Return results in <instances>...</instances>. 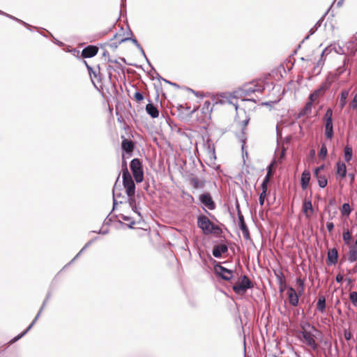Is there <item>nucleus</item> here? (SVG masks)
I'll return each instance as SVG.
<instances>
[{
    "instance_id": "5fc2aeb1",
    "label": "nucleus",
    "mask_w": 357,
    "mask_h": 357,
    "mask_svg": "<svg viewBox=\"0 0 357 357\" xmlns=\"http://www.w3.org/2000/svg\"><path fill=\"white\" fill-rule=\"evenodd\" d=\"M270 179H268V176H265L264 178V180L262 183H261L260 188L261 189V191L264 190V192H267L268 190V183H269Z\"/></svg>"
},
{
    "instance_id": "dca6fc26",
    "label": "nucleus",
    "mask_w": 357,
    "mask_h": 357,
    "mask_svg": "<svg viewBox=\"0 0 357 357\" xmlns=\"http://www.w3.org/2000/svg\"><path fill=\"white\" fill-rule=\"evenodd\" d=\"M228 251V245L226 243L215 245L212 250V255L215 258H220L222 255Z\"/></svg>"
},
{
    "instance_id": "e433bc0d",
    "label": "nucleus",
    "mask_w": 357,
    "mask_h": 357,
    "mask_svg": "<svg viewBox=\"0 0 357 357\" xmlns=\"http://www.w3.org/2000/svg\"><path fill=\"white\" fill-rule=\"evenodd\" d=\"M6 17L23 24L27 29H29L31 31H33V29H37L36 27H33L31 25H30L29 24L25 22L22 21V20L18 19V18L15 17V16H13L10 14L7 13Z\"/></svg>"
},
{
    "instance_id": "9d476101",
    "label": "nucleus",
    "mask_w": 357,
    "mask_h": 357,
    "mask_svg": "<svg viewBox=\"0 0 357 357\" xmlns=\"http://www.w3.org/2000/svg\"><path fill=\"white\" fill-rule=\"evenodd\" d=\"M122 139L121 146L123 151V158L125 157V155H128V157H130L132 155L135 143L131 139L125 138L124 136H122Z\"/></svg>"
},
{
    "instance_id": "72a5a7b5",
    "label": "nucleus",
    "mask_w": 357,
    "mask_h": 357,
    "mask_svg": "<svg viewBox=\"0 0 357 357\" xmlns=\"http://www.w3.org/2000/svg\"><path fill=\"white\" fill-rule=\"evenodd\" d=\"M353 149L349 145H346L344 148V158L345 162H349L352 160Z\"/></svg>"
},
{
    "instance_id": "8fccbe9b",
    "label": "nucleus",
    "mask_w": 357,
    "mask_h": 357,
    "mask_svg": "<svg viewBox=\"0 0 357 357\" xmlns=\"http://www.w3.org/2000/svg\"><path fill=\"white\" fill-rule=\"evenodd\" d=\"M89 246H86V243L84 245V246L80 250V251L75 256V257L69 261L66 266H63V268L61 269L63 270L67 266H70L72 263H73L80 255L81 254L85 251Z\"/></svg>"
},
{
    "instance_id": "774afa93",
    "label": "nucleus",
    "mask_w": 357,
    "mask_h": 357,
    "mask_svg": "<svg viewBox=\"0 0 357 357\" xmlns=\"http://www.w3.org/2000/svg\"><path fill=\"white\" fill-rule=\"evenodd\" d=\"M129 41L132 42L137 49L139 47L141 48L142 45L139 43L138 40L135 36L129 37Z\"/></svg>"
},
{
    "instance_id": "ea45409f",
    "label": "nucleus",
    "mask_w": 357,
    "mask_h": 357,
    "mask_svg": "<svg viewBox=\"0 0 357 357\" xmlns=\"http://www.w3.org/2000/svg\"><path fill=\"white\" fill-rule=\"evenodd\" d=\"M213 111V107L209 100H206L202 107V113L206 115L207 114H211Z\"/></svg>"
},
{
    "instance_id": "3c124183",
    "label": "nucleus",
    "mask_w": 357,
    "mask_h": 357,
    "mask_svg": "<svg viewBox=\"0 0 357 357\" xmlns=\"http://www.w3.org/2000/svg\"><path fill=\"white\" fill-rule=\"evenodd\" d=\"M113 211H114L112 210L110 211V213H109V215L105 219L104 224H105L106 225H109L111 224V222L113 221L114 218H118V215H116V214L112 215Z\"/></svg>"
},
{
    "instance_id": "69168bd1",
    "label": "nucleus",
    "mask_w": 357,
    "mask_h": 357,
    "mask_svg": "<svg viewBox=\"0 0 357 357\" xmlns=\"http://www.w3.org/2000/svg\"><path fill=\"white\" fill-rule=\"evenodd\" d=\"M125 13L126 15V0H121V9H120V15Z\"/></svg>"
},
{
    "instance_id": "de8ad7c7",
    "label": "nucleus",
    "mask_w": 357,
    "mask_h": 357,
    "mask_svg": "<svg viewBox=\"0 0 357 357\" xmlns=\"http://www.w3.org/2000/svg\"><path fill=\"white\" fill-rule=\"evenodd\" d=\"M328 154V150L326 144H323L318 153V156L320 160H324L326 159Z\"/></svg>"
},
{
    "instance_id": "4d7b16f0",
    "label": "nucleus",
    "mask_w": 357,
    "mask_h": 357,
    "mask_svg": "<svg viewBox=\"0 0 357 357\" xmlns=\"http://www.w3.org/2000/svg\"><path fill=\"white\" fill-rule=\"evenodd\" d=\"M349 107L354 110L357 109V93L354 95L349 103Z\"/></svg>"
},
{
    "instance_id": "a19ab883",
    "label": "nucleus",
    "mask_w": 357,
    "mask_h": 357,
    "mask_svg": "<svg viewBox=\"0 0 357 357\" xmlns=\"http://www.w3.org/2000/svg\"><path fill=\"white\" fill-rule=\"evenodd\" d=\"M349 59L347 57H345L343 61V64L337 68L336 70L334 71L338 77H340L345 71H347L345 65L347 63Z\"/></svg>"
},
{
    "instance_id": "f257e3e1",
    "label": "nucleus",
    "mask_w": 357,
    "mask_h": 357,
    "mask_svg": "<svg viewBox=\"0 0 357 357\" xmlns=\"http://www.w3.org/2000/svg\"><path fill=\"white\" fill-rule=\"evenodd\" d=\"M197 224L204 235L215 234L220 235L222 233V229L212 222L204 214H200L197 217Z\"/></svg>"
},
{
    "instance_id": "6e6d98bb",
    "label": "nucleus",
    "mask_w": 357,
    "mask_h": 357,
    "mask_svg": "<svg viewBox=\"0 0 357 357\" xmlns=\"http://www.w3.org/2000/svg\"><path fill=\"white\" fill-rule=\"evenodd\" d=\"M267 195V192H264V190L261 191L259 196V204L260 206H263L264 204V202Z\"/></svg>"
},
{
    "instance_id": "6ab92c4d",
    "label": "nucleus",
    "mask_w": 357,
    "mask_h": 357,
    "mask_svg": "<svg viewBox=\"0 0 357 357\" xmlns=\"http://www.w3.org/2000/svg\"><path fill=\"white\" fill-rule=\"evenodd\" d=\"M149 103L146 105V113L152 118L156 119L159 116V110L150 98H148Z\"/></svg>"
},
{
    "instance_id": "864d4df0",
    "label": "nucleus",
    "mask_w": 357,
    "mask_h": 357,
    "mask_svg": "<svg viewBox=\"0 0 357 357\" xmlns=\"http://www.w3.org/2000/svg\"><path fill=\"white\" fill-rule=\"evenodd\" d=\"M114 71L119 73V75L121 73L123 74V78L126 80V76H125V67L122 66L120 63H118L116 67H114Z\"/></svg>"
},
{
    "instance_id": "c9c22d12",
    "label": "nucleus",
    "mask_w": 357,
    "mask_h": 357,
    "mask_svg": "<svg viewBox=\"0 0 357 357\" xmlns=\"http://www.w3.org/2000/svg\"><path fill=\"white\" fill-rule=\"evenodd\" d=\"M348 260L353 263L357 261V248L354 246L349 248Z\"/></svg>"
},
{
    "instance_id": "0eeeda50",
    "label": "nucleus",
    "mask_w": 357,
    "mask_h": 357,
    "mask_svg": "<svg viewBox=\"0 0 357 357\" xmlns=\"http://www.w3.org/2000/svg\"><path fill=\"white\" fill-rule=\"evenodd\" d=\"M312 330L301 331L299 333L302 335L303 342L313 351H317L319 348L318 344L315 342V334Z\"/></svg>"
},
{
    "instance_id": "c756f323",
    "label": "nucleus",
    "mask_w": 357,
    "mask_h": 357,
    "mask_svg": "<svg viewBox=\"0 0 357 357\" xmlns=\"http://www.w3.org/2000/svg\"><path fill=\"white\" fill-rule=\"evenodd\" d=\"M317 310L320 312L321 313H324L326 308V297L323 295H319L317 305H316Z\"/></svg>"
},
{
    "instance_id": "6e6552de",
    "label": "nucleus",
    "mask_w": 357,
    "mask_h": 357,
    "mask_svg": "<svg viewBox=\"0 0 357 357\" xmlns=\"http://www.w3.org/2000/svg\"><path fill=\"white\" fill-rule=\"evenodd\" d=\"M123 185L126 190V192L128 197L135 195L136 186L135 181L132 180L130 174H127L124 172L122 175Z\"/></svg>"
},
{
    "instance_id": "1a4fd4ad",
    "label": "nucleus",
    "mask_w": 357,
    "mask_h": 357,
    "mask_svg": "<svg viewBox=\"0 0 357 357\" xmlns=\"http://www.w3.org/2000/svg\"><path fill=\"white\" fill-rule=\"evenodd\" d=\"M119 177H120V173L119 174V175L117 176L116 181V182L114 185L113 189H112V195H113L112 211H114L116 208V206L119 204H123V201L118 202L116 199L120 198V197L125 198V197L122 195L121 192L122 190L121 185L117 184Z\"/></svg>"
},
{
    "instance_id": "13d9d810",
    "label": "nucleus",
    "mask_w": 357,
    "mask_h": 357,
    "mask_svg": "<svg viewBox=\"0 0 357 357\" xmlns=\"http://www.w3.org/2000/svg\"><path fill=\"white\" fill-rule=\"evenodd\" d=\"M344 337L347 341H349L353 337V335L350 331L349 328L344 329Z\"/></svg>"
},
{
    "instance_id": "e2e57ef3",
    "label": "nucleus",
    "mask_w": 357,
    "mask_h": 357,
    "mask_svg": "<svg viewBox=\"0 0 357 357\" xmlns=\"http://www.w3.org/2000/svg\"><path fill=\"white\" fill-rule=\"evenodd\" d=\"M296 283L298 286V288L303 289L305 288V282L303 279H301V278H297L296 279Z\"/></svg>"
},
{
    "instance_id": "ddd939ff",
    "label": "nucleus",
    "mask_w": 357,
    "mask_h": 357,
    "mask_svg": "<svg viewBox=\"0 0 357 357\" xmlns=\"http://www.w3.org/2000/svg\"><path fill=\"white\" fill-rule=\"evenodd\" d=\"M99 48L94 45H89L84 47L81 52L82 59H89L95 56L98 52Z\"/></svg>"
},
{
    "instance_id": "a18cd8bd",
    "label": "nucleus",
    "mask_w": 357,
    "mask_h": 357,
    "mask_svg": "<svg viewBox=\"0 0 357 357\" xmlns=\"http://www.w3.org/2000/svg\"><path fill=\"white\" fill-rule=\"evenodd\" d=\"M51 294H51V291H50L47 292V295H46V297H45V300H44V301H43V304H42V305H41V307H40V310H39L38 312L37 313V314H36V317L34 318V319H36V321H37V320L38 319V318L40 317V314H41V313H42L43 310H44V308H45V305H46V304H47V301H48V300L51 298Z\"/></svg>"
},
{
    "instance_id": "f03ea898",
    "label": "nucleus",
    "mask_w": 357,
    "mask_h": 357,
    "mask_svg": "<svg viewBox=\"0 0 357 357\" xmlns=\"http://www.w3.org/2000/svg\"><path fill=\"white\" fill-rule=\"evenodd\" d=\"M210 261L213 265V273L218 281L231 282L234 271L222 266V262L210 257Z\"/></svg>"
},
{
    "instance_id": "473e14b6",
    "label": "nucleus",
    "mask_w": 357,
    "mask_h": 357,
    "mask_svg": "<svg viewBox=\"0 0 357 357\" xmlns=\"http://www.w3.org/2000/svg\"><path fill=\"white\" fill-rule=\"evenodd\" d=\"M300 327L302 329L301 331H305V330H307V328H310L316 334H321V333L319 330L316 328V327L312 325L310 322H308L307 321H301L300 322Z\"/></svg>"
},
{
    "instance_id": "4be33fe9",
    "label": "nucleus",
    "mask_w": 357,
    "mask_h": 357,
    "mask_svg": "<svg viewBox=\"0 0 357 357\" xmlns=\"http://www.w3.org/2000/svg\"><path fill=\"white\" fill-rule=\"evenodd\" d=\"M336 176L337 178H344L347 174V166L344 162L339 160L335 164Z\"/></svg>"
},
{
    "instance_id": "4468645a",
    "label": "nucleus",
    "mask_w": 357,
    "mask_h": 357,
    "mask_svg": "<svg viewBox=\"0 0 357 357\" xmlns=\"http://www.w3.org/2000/svg\"><path fill=\"white\" fill-rule=\"evenodd\" d=\"M98 70H94L93 68H92V72H88L89 75L91 77L92 84L95 89H96L98 91H100V89H102V86H100V89L98 88V86L96 85V82L93 81V78L97 80L98 83H102V75L100 73V65H97Z\"/></svg>"
},
{
    "instance_id": "4c0bfd02",
    "label": "nucleus",
    "mask_w": 357,
    "mask_h": 357,
    "mask_svg": "<svg viewBox=\"0 0 357 357\" xmlns=\"http://www.w3.org/2000/svg\"><path fill=\"white\" fill-rule=\"evenodd\" d=\"M239 140L241 142V151H242V157H243V164H245V158H248V153L247 151V146L245 144L246 138H241Z\"/></svg>"
},
{
    "instance_id": "f3484780",
    "label": "nucleus",
    "mask_w": 357,
    "mask_h": 357,
    "mask_svg": "<svg viewBox=\"0 0 357 357\" xmlns=\"http://www.w3.org/2000/svg\"><path fill=\"white\" fill-rule=\"evenodd\" d=\"M287 296L289 304L294 307L298 306L300 298L299 295H297L296 290L291 286H289L287 288Z\"/></svg>"
},
{
    "instance_id": "79ce46f5",
    "label": "nucleus",
    "mask_w": 357,
    "mask_h": 357,
    "mask_svg": "<svg viewBox=\"0 0 357 357\" xmlns=\"http://www.w3.org/2000/svg\"><path fill=\"white\" fill-rule=\"evenodd\" d=\"M342 239L346 245L350 244L351 240L352 239V235L348 229H344L342 233Z\"/></svg>"
},
{
    "instance_id": "cd10ccee",
    "label": "nucleus",
    "mask_w": 357,
    "mask_h": 357,
    "mask_svg": "<svg viewBox=\"0 0 357 357\" xmlns=\"http://www.w3.org/2000/svg\"><path fill=\"white\" fill-rule=\"evenodd\" d=\"M302 211L305 214V216L307 218L310 217V214L308 213L309 211H310V213L312 214L313 213V207L312 201L310 199H305L303 203L302 206Z\"/></svg>"
},
{
    "instance_id": "b1692460",
    "label": "nucleus",
    "mask_w": 357,
    "mask_h": 357,
    "mask_svg": "<svg viewBox=\"0 0 357 357\" xmlns=\"http://www.w3.org/2000/svg\"><path fill=\"white\" fill-rule=\"evenodd\" d=\"M126 202H128L130 207L132 208V211L137 213L140 218H142V213L140 212V208L137 206V200L135 195H130V197H128Z\"/></svg>"
},
{
    "instance_id": "5701e85b",
    "label": "nucleus",
    "mask_w": 357,
    "mask_h": 357,
    "mask_svg": "<svg viewBox=\"0 0 357 357\" xmlns=\"http://www.w3.org/2000/svg\"><path fill=\"white\" fill-rule=\"evenodd\" d=\"M331 52L332 45H329L323 50L319 59L317 61L316 66L314 67V70H315L316 68L319 67H321V68H322L325 63V56L329 54Z\"/></svg>"
},
{
    "instance_id": "bb28decb",
    "label": "nucleus",
    "mask_w": 357,
    "mask_h": 357,
    "mask_svg": "<svg viewBox=\"0 0 357 357\" xmlns=\"http://www.w3.org/2000/svg\"><path fill=\"white\" fill-rule=\"evenodd\" d=\"M118 217H120L124 221L130 222L129 224H125L121 220H119L118 222L122 226H127L129 229H133L134 225L136 224V222L130 217L123 214L118 215Z\"/></svg>"
},
{
    "instance_id": "f704fd0d",
    "label": "nucleus",
    "mask_w": 357,
    "mask_h": 357,
    "mask_svg": "<svg viewBox=\"0 0 357 357\" xmlns=\"http://www.w3.org/2000/svg\"><path fill=\"white\" fill-rule=\"evenodd\" d=\"M330 10V8L326 10V12L323 15V16L315 23L314 26L310 29V35H313L317 30L321 26L326 15Z\"/></svg>"
},
{
    "instance_id": "20e7f679",
    "label": "nucleus",
    "mask_w": 357,
    "mask_h": 357,
    "mask_svg": "<svg viewBox=\"0 0 357 357\" xmlns=\"http://www.w3.org/2000/svg\"><path fill=\"white\" fill-rule=\"evenodd\" d=\"M130 169L132 176L137 183H141L144 180V169L141 159L135 158L130 162Z\"/></svg>"
},
{
    "instance_id": "0e129e2a",
    "label": "nucleus",
    "mask_w": 357,
    "mask_h": 357,
    "mask_svg": "<svg viewBox=\"0 0 357 357\" xmlns=\"http://www.w3.org/2000/svg\"><path fill=\"white\" fill-rule=\"evenodd\" d=\"M119 45L120 43L118 42H114L111 43H105L103 44V45H109L113 50H116ZM100 46H102V45L101 44Z\"/></svg>"
},
{
    "instance_id": "c85d7f7f",
    "label": "nucleus",
    "mask_w": 357,
    "mask_h": 357,
    "mask_svg": "<svg viewBox=\"0 0 357 357\" xmlns=\"http://www.w3.org/2000/svg\"><path fill=\"white\" fill-rule=\"evenodd\" d=\"M349 94V91L343 89L340 93L339 107L340 110L343 109L347 104V98Z\"/></svg>"
},
{
    "instance_id": "393cba45",
    "label": "nucleus",
    "mask_w": 357,
    "mask_h": 357,
    "mask_svg": "<svg viewBox=\"0 0 357 357\" xmlns=\"http://www.w3.org/2000/svg\"><path fill=\"white\" fill-rule=\"evenodd\" d=\"M311 178L310 172L308 170H304L301 176V187L302 190H305L309 186Z\"/></svg>"
},
{
    "instance_id": "a211bd4d",
    "label": "nucleus",
    "mask_w": 357,
    "mask_h": 357,
    "mask_svg": "<svg viewBox=\"0 0 357 357\" xmlns=\"http://www.w3.org/2000/svg\"><path fill=\"white\" fill-rule=\"evenodd\" d=\"M274 274L279 284V291L282 293L285 289L288 288L284 275L281 271H274Z\"/></svg>"
},
{
    "instance_id": "423d86ee",
    "label": "nucleus",
    "mask_w": 357,
    "mask_h": 357,
    "mask_svg": "<svg viewBox=\"0 0 357 357\" xmlns=\"http://www.w3.org/2000/svg\"><path fill=\"white\" fill-rule=\"evenodd\" d=\"M199 199L200 203L204 206L202 208L206 214L213 218H215L214 215L205 208H206L208 210L213 211L216 208V204L213 199L211 195L208 192H204L199 195Z\"/></svg>"
},
{
    "instance_id": "37998d69",
    "label": "nucleus",
    "mask_w": 357,
    "mask_h": 357,
    "mask_svg": "<svg viewBox=\"0 0 357 357\" xmlns=\"http://www.w3.org/2000/svg\"><path fill=\"white\" fill-rule=\"evenodd\" d=\"M314 177L317 178L318 185L321 188H324L326 187L328 184V180L324 175H318L314 176Z\"/></svg>"
},
{
    "instance_id": "2eb2a0df",
    "label": "nucleus",
    "mask_w": 357,
    "mask_h": 357,
    "mask_svg": "<svg viewBox=\"0 0 357 357\" xmlns=\"http://www.w3.org/2000/svg\"><path fill=\"white\" fill-rule=\"evenodd\" d=\"M204 146L207 151V154L211 161L214 162L216 160L215 145L211 138L208 137L204 144Z\"/></svg>"
},
{
    "instance_id": "338daca9",
    "label": "nucleus",
    "mask_w": 357,
    "mask_h": 357,
    "mask_svg": "<svg viewBox=\"0 0 357 357\" xmlns=\"http://www.w3.org/2000/svg\"><path fill=\"white\" fill-rule=\"evenodd\" d=\"M245 96H250L255 93L254 87H248L243 89Z\"/></svg>"
},
{
    "instance_id": "bf43d9fd",
    "label": "nucleus",
    "mask_w": 357,
    "mask_h": 357,
    "mask_svg": "<svg viewBox=\"0 0 357 357\" xmlns=\"http://www.w3.org/2000/svg\"><path fill=\"white\" fill-rule=\"evenodd\" d=\"M332 45V51L334 50L337 54H344V49L338 45L337 47L336 45Z\"/></svg>"
},
{
    "instance_id": "2f4dec72",
    "label": "nucleus",
    "mask_w": 357,
    "mask_h": 357,
    "mask_svg": "<svg viewBox=\"0 0 357 357\" xmlns=\"http://www.w3.org/2000/svg\"><path fill=\"white\" fill-rule=\"evenodd\" d=\"M36 322V319H33L32 321V322L29 324V326L24 331H22L21 333H20L17 335H16L15 337H14L10 341V342H9L10 344L15 343V342H17V340L21 339L22 337H24L32 328V327L34 326Z\"/></svg>"
},
{
    "instance_id": "603ef678",
    "label": "nucleus",
    "mask_w": 357,
    "mask_h": 357,
    "mask_svg": "<svg viewBox=\"0 0 357 357\" xmlns=\"http://www.w3.org/2000/svg\"><path fill=\"white\" fill-rule=\"evenodd\" d=\"M349 300L354 307L357 306V291H351L349 294Z\"/></svg>"
},
{
    "instance_id": "9b49d317",
    "label": "nucleus",
    "mask_w": 357,
    "mask_h": 357,
    "mask_svg": "<svg viewBox=\"0 0 357 357\" xmlns=\"http://www.w3.org/2000/svg\"><path fill=\"white\" fill-rule=\"evenodd\" d=\"M330 83L326 82L324 80L321 82L319 88L314 90L309 96L316 100L317 98L324 96L330 89Z\"/></svg>"
},
{
    "instance_id": "7ed1b4c3",
    "label": "nucleus",
    "mask_w": 357,
    "mask_h": 357,
    "mask_svg": "<svg viewBox=\"0 0 357 357\" xmlns=\"http://www.w3.org/2000/svg\"><path fill=\"white\" fill-rule=\"evenodd\" d=\"M254 287V283L246 275H242L239 280L232 285V289L238 295H244L248 289Z\"/></svg>"
},
{
    "instance_id": "7c9ffc66",
    "label": "nucleus",
    "mask_w": 357,
    "mask_h": 357,
    "mask_svg": "<svg viewBox=\"0 0 357 357\" xmlns=\"http://www.w3.org/2000/svg\"><path fill=\"white\" fill-rule=\"evenodd\" d=\"M36 322V319H33L32 321V322L29 324V326L24 331H22L21 333H20L17 335H16L15 337H14L10 341V342H9L10 344L15 343V342H17V340L21 339L22 337H24L32 328V327L34 326Z\"/></svg>"
},
{
    "instance_id": "680f3d73",
    "label": "nucleus",
    "mask_w": 357,
    "mask_h": 357,
    "mask_svg": "<svg viewBox=\"0 0 357 357\" xmlns=\"http://www.w3.org/2000/svg\"><path fill=\"white\" fill-rule=\"evenodd\" d=\"M121 171H122V175H123L124 172H126L127 174H130L128 167H127V162L124 158H123L122 163H121Z\"/></svg>"
},
{
    "instance_id": "c03bdc74",
    "label": "nucleus",
    "mask_w": 357,
    "mask_h": 357,
    "mask_svg": "<svg viewBox=\"0 0 357 357\" xmlns=\"http://www.w3.org/2000/svg\"><path fill=\"white\" fill-rule=\"evenodd\" d=\"M352 211V208H351L349 203H344L342 205L341 208V215L342 216H349Z\"/></svg>"
},
{
    "instance_id": "aec40b11",
    "label": "nucleus",
    "mask_w": 357,
    "mask_h": 357,
    "mask_svg": "<svg viewBox=\"0 0 357 357\" xmlns=\"http://www.w3.org/2000/svg\"><path fill=\"white\" fill-rule=\"evenodd\" d=\"M238 225L239 229L242 231L243 237L246 240L250 239V234L249 229L245 223L244 216H241L238 218Z\"/></svg>"
},
{
    "instance_id": "58836bf2",
    "label": "nucleus",
    "mask_w": 357,
    "mask_h": 357,
    "mask_svg": "<svg viewBox=\"0 0 357 357\" xmlns=\"http://www.w3.org/2000/svg\"><path fill=\"white\" fill-rule=\"evenodd\" d=\"M339 77L336 75L334 71H330L328 73L324 81L326 82H329L330 86H331L333 83L337 81Z\"/></svg>"
},
{
    "instance_id": "412c9836",
    "label": "nucleus",
    "mask_w": 357,
    "mask_h": 357,
    "mask_svg": "<svg viewBox=\"0 0 357 357\" xmlns=\"http://www.w3.org/2000/svg\"><path fill=\"white\" fill-rule=\"evenodd\" d=\"M314 100H315L312 98V96H309L307 102L305 103L304 107L298 114L297 118H301L305 115L310 114L312 112V107Z\"/></svg>"
},
{
    "instance_id": "39448f33",
    "label": "nucleus",
    "mask_w": 357,
    "mask_h": 357,
    "mask_svg": "<svg viewBox=\"0 0 357 357\" xmlns=\"http://www.w3.org/2000/svg\"><path fill=\"white\" fill-rule=\"evenodd\" d=\"M324 135L328 139L334 137L333 123V109L331 107L327 108L324 116Z\"/></svg>"
},
{
    "instance_id": "49530a36",
    "label": "nucleus",
    "mask_w": 357,
    "mask_h": 357,
    "mask_svg": "<svg viewBox=\"0 0 357 357\" xmlns=\"http://www.w3.org/2000/svg\"><path fill=\"white\" fill-rule=\"evenodd\" d=\"M132 87L137 88L135 85H132ZM133 99L138 103L141 102L144 99V96L142 92L136 89V91L133 96Z\"/></svg>"
},
{
    "instance_id": "f8f14e48",
    "label": "nucleus",
    "mask_w": 357,
    "mask_h": 357,
    "mask_svg": "<svg viewBox=\"0 0 357 357\" xmlns=\"http://www.w3.org/2000/svg\"><path fill=\"white\" fill-rule=\"evenodd\" d=\"M339 259L338 250L336 248L328 249L326 256V264L328 266H331L335 265Z\"/></svg>"
},
{
    "instance_id": "09e8293b",
    "label": "nucleus",
    "mask_w": 357,
    "mask_h": 357,
    "mask_svg": "<svg viewBox=\"0 0 357 357\" xmlns=\"http://www.w3.org/2000/svg\"><path fill=\"white\" fill-rule=\"evenodd\" d=\"M250 121V118L249 117H247L245 120H243L242 121V129H241V133L238 134L236 135V137L238 138V139H241V138H246L245 137V127L248 126V123Z\"/></svg>"
},
{
    "instance_id": "a878e982",
    "label": "nucleus",
    "mask_w": 357,
    "mask_h": 357,
    "mask_svg": "<svg viewBox=\"0 0 357 357\" xmlns=\"http://www.w3.org/2000/svg\"><path fill=\"white\" fill-rule=\"evenodd\" d=\"M190 184L195 189H200L205 187L206 180L204 178H199L197 176H192L189 178Z\"/></svg>"
},
{
    "instance_id": "052dcab7",
    "label": "nucleus",
    "mask_w": 357,
    "mask_h": 357,
    "mask_svg": "<svg viewBox=\"0 0 357 357\" xmlns=\"http://www.w3.org/2000/svg\"><path fill=\"white\" fill-rule=\"evenodd\" d=\"M325 168V165L322 164L317 167H315L313 170L314 176L321 175L320 172Z\"/></svg>"
}]
</instances>
